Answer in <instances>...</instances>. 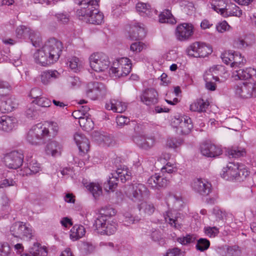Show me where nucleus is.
Here are the masks:
<instances>
[{
    "label": "nucleus",
    "mask_w": 256,
    "mask_h": 256,
    "mask_svg": "<svg viewBox=\"0 0 256 256\" xmlns=\"http://www.w3.org/2000/svg\"><path fill=\"white\" fill-rule=\"evenodd\" d=\"M234 92L236 96L240 98H256V82L238 84L234 88Z\"/></svg>",
    "instance_id": "1a4fd4ad"
},
{
    "label": "nucleus",
    "mask_w": 256,
    "mask_h": 256,
    "mask_svg": "<svg viewBox=\"0 0 256 256\" xmlns=\"http://www.w3.org/2000/svg\"><path fill=\"white\" fill-rule=\"evenodd\" d=\"M62 48L61 42L54 38H50L34 54L36 62L44 66L56 62L60 58Z\"/></svg>",
    "instance_id": "f257e3e1"
},
{
    "label": "nucleus",
    "mask_w": 256,
    "mask_h": 256,
    "mask_svg": "<svg viewBox=\"0 0 256 256\" xmlns=\"http://www.w3.org/2000/svg\"><path fill=\"white\" fill-rule=\"evenodd\" d=\"M227 4L224 0H214L211 3V7L214 10L222 16V12H224Z\"/></svg>",
    "instance_id": "58836bf2"
},
{
    "label": "nucleus",
    "mask_w": 256,
    "mask_h": 256,
    "mask_svg": "<svg viewBox=\"0 0 256 256\" xmlns=\"http://www.w3.org/2000/svg\"><path fill=\"white\" fill-rule=\"evenodd\" d=\"M210 242L206 238H200L198 240L196 248L200 252H204L209 248Z\"/></svg>",
    "instance_id": "864d4df0"
},
{
    "label": "nucleus",
    "mask_w": 256,
    "mask_h": 256,
    "mask_svg": "<svg viewBox=\"0 0 256 256\" xmlns=\"http://www.w3.org/2000/svg\"><path fill=\"white\" fill-rule=\"evenodd\" d=\"M194 34V26L188 23L178 24L175 30V36L179 41L188 40Z\"/></svg>",
    "instance_id": "2eb2a0df"
},
{
    "label": "nucleus",
    "mask_w": 256,
    "mask_h": 256,
    "mask_svg": "<svg viewBox=\"0 0 256 256\" xmlns=\"http://www.w3.org/2000/svg\"><path fill=\"white\" fill-rule=\"evenodd\" d=\"M141 101L147 106L155 104L158 102V94L154 88L144 90L140 96Z\"/></svg>",
    "instance_id": "dca6fc26"
},
{
    "label": "nucleus",
    "mask_w": 256,
    "mask_h": 256,
    "mask_svg": "<svg viewBox=\"0 0 256 256\" xmlns=\"http://www.w3.org/2000/svg\"><path fill=\"white\" fill-rule=\"evenodd\" d=\"M131 68L130 60L127 58H121L114 62L110 74L116 78L126 76L130 72Z\"/></svg>",
    "instance_id": "39448f33"
},
{
    "label": "nucleus",
    "mask_w": 256,
    "mask_h": 256,
    "mask_svg": "<svg viewBox=\"0 0 256 256\" xmlns=\"http://www.w3.org/2000/svg\"><path fill=\"white\" fill-rule=\"evenodd\" d=\"M133 140L140 148L144 150L150 148L154 144L153 138L144 136H136L133 138Z\"/></svg>",
    "instance_id": "6ab92c4d"
},
{
    "label": "nucleus",
    "mask_w": 256,
    "mask_h": 256,
    "mask_svg": "<svg viewBox=\"0 0 256 256\" xmlns=\"http://www.w3.org/2000/svg\"><path fill=\"white\" fill-rule=\"evenodd\" d=\"M32 102L43 108L50 107L51 106V101L48 98L42 96L36 100H34Z\"/></svg>",
    "instance_id": "5fc2aeb1"
},
{
    "label": "nucleus",
    "mask_w": 256,
    "mask_h": 256,
    "mask_svg": "<svg viewBox=\"0 0 256 256\" xmlns=\"http://www.w3.org/2000/svg\"><path fill=\"white\" fill-rule=\"evenodd\" d=\"M28 38L32 45L37 47L40 46L41 42V38L38 32L31 30Z\"/></svg>",
    "instance_id": "8fccbe9b"
},
{
    "label": "nucleus",
    "mask_w": 256,
    "mask_h": 256,
    "mask_svg": "<svg viewBox=\"0 0 256 256\" xmlns=\"http://www.w3.org/2000/svg\"><path fill=\"white\" fill-rule=\"evenodd\" d=\"M28 38L32 45L37 47L40 46L41 42V38L38 32L31 30Z\"/></svg>",
    "instance_id": "09e8293b"
},
{
    "label": "nucleus",
    "mask_w": 256,
    "mask_h": 256,
    "mask_svg": "<svg viewBox=\"0 0 256 256\" xmlns=\"http://www.w3.org/2000/svg\"><path fill=\"white\" fill-rule=\"evenodd\" d=\"M86 233L85 228L82 225L76 224L70 231V238L72 240H76L82 238Z\"/></svg>",
    "instance_id": "2f4dec72"
},
{
    "label": "nucleus",
    "mask_w": 256,
    "mask_h": 256,
    "mask_svg": "<svg viewBox=\"0 0 256 256\" xmlns=\"http://www.w3.org/2000/svg\"><path fill=\"white\" fill-rule=\"evenodd\" d=\"M74 139L80 152H86L88 150L90 142L84 134L76 132L74 134Z\"/></svg>",
    "instance_id": "4be33fe9"
},
{
    "label": "nucleus",
    "mask_w": 256,
    "mask_h": 256,
    "mask_svg": "<svg viewBox=\"0 0 256 256\" xmlns=\"http://www.w3.org/2000/svg\"><path fill=\"white\" fill-rule=\"evenodd\" d=\"M2 100L0 105V110L2 112H8L13 110L16 107V104L12 100V98L10 96L8 93L6 96H4V97H0Z\"/></svg>",
    "instance_id": "bb28decb"
},
{
    "label": "nucleus",
    "mask_w": 256,
    "mask_h": 256,
    "mask_svg": "<svg viewBox=\"0 0 256 256\" xmlns=\"http://www.w3.org/2000/svg\"><path fill=\"white\" fill-rule=\"evenodd\" d=\"M86 94L90 99L96 100L105 98L108 92L104 84L94 82L88 84Z\"/></svg>",
    "instance_id": "6e6552de"
},
{
    "label": "nucleus",
    "mask_w": 256,
    "mask_h": 256,
    "mask_svg": "<svg viewBox=\"0 0 256 256\" xmlns=\"http://www.w3.org/2000/svg\"><path fill=\"white\" fill-rule=\"evenodd\" d=\"M68 86L72 88H78L80 84V82L78 77L70 76L68 79Z\"/></svg>",
    "instance_id": "0e129e2a"
},
{
    "label": "nucleus",
    "mask_w": 256,
    "mask_h": 256,
    "mask_svg": "<svg viewBox=\"0 0 256 256\" xmlns=\"http://www.w3.org/2000/svg\"><path fill=\"white\" fill-rule=\"evenodd\" d=\"M232 58L231 67L234 68V70H236L237 68H240L243 66L246 62V60L242 56L240 53L238 52H232Z\"/></svg>",
    "instance_id": "473e14b6"
},
{
    "label": "nucleus",
    "mask_w": 256,
    "mask_h": 256,
    "mask_svg": "<svg viewBox=\"0 0 256 256\" xmlns=\"http://www.w3.org/2000/svg\"><path fill=\"white\" fill-rule=\"evenodd\" d=\"M200 150L202 154L207 157H215L222 154V150L220 148L209 142L202 144Z\"/></svg>",
    "instance_id": "f3484780"
},
{
    "label": "nucleus",
    "mask_w": 256,
    "mask_h": 256,
    "mask_svg": "<svg viewBox=\"0 0 256 256\" xmlns=\"http://www.w3.org/2000/svg\"><path fill=\"white\" fill-rule=\"evenodd\" d=\"M192 190L202 196H208L212 192V184L207 180L202 178H196L192 184Z\"/></svg>",
    "instance_id": "4468645a"
},
{
    "label": "nucleus",
    "mask_w": 256,
    "mask_h": 256,
    "mask_svg": "<svg viewBox=\"0 0 256 256\" xmlns=\"http://www.w3.org/2000/svg\"><path fill=\"white\" fill-rule=\"evenodd\" d=\"M44 127L46 128L48 131V134H46V138L54 137L56 135L59 130L58 124L54 122H50L47 123Z\"/></svg>",
    "instance_id": "c9c22d12"
},
{
    "label": "nucleus",
    "mask_w": 256,
    "mask_h": 256,
    "mask_svg": "<svg viewBox=\"0 0 256 256\" xmlns=\"http://www.w3.org/2000/svg\"><path fill=\"white\" fill-rule=\"evenodd\" d=\"M30 30L29 28L20 25L16 29V36L18 38L26 39L28 38Z\"/></svg>",
    "instance_id": "79ce46f5"
},
{
    "label": "nucleus",
    "mask_w": 256,
    "mask_h": 256,
    "mask_svg": "<svg viewBox=\"0 0 256 256\" xmlns=\"http://www.w3.org/2000/svg\"><path fill=\"white\" fill-rule=\"evenodd\" d=\"M87 188L96 198L102 194V188L98 184L90 183Z\"/></svg>",
    "instance_id": "49530a36"
},
{
    "label": "nucleus",
    "mask_w": 256,
    "mask_h": 256,
    "mask_svg": "<svg viewBox=\"0 0 256 256\" xmlns=\"http://www.w3.org/2000/svg\"><path fill=\"white\" fill-rule=\"evenodd\" d=\"M126 194L131 200L138 202L147 198L150 195V192L144 184L134 182L128 186Z\"/></svg>",
    "instance_id": "7ed1b4c3"
},
{
    "label": "nucleus",
    "mask_w": 256,
    "mask_h": 256,
    "mask_svg": "<svg viewBox=\"0 0 256 256\" xmlns=\"http://www.w3.org/2000/svg\"><path fill=\"white\" fill-rule=\"evenodd\" d=\"M172 125L177 128V131L183 134H189L193 128L192 121L188 116H175L172 120Z\"/></svg>",
    "instance_id": "f8f14e48"
},
{
    "label": "nucleus",
    "mask_w": 256,
    "mask_h": 256,
    "mask_svg": "<svg viewBox=\"0 0 256 256\" xmlns=\"http://www.w3.org/2000/svg\"><path fill=\"white\" fill-rule=\"evenodd\" d=\"M132 30L134 32V34L130 37L133 39H142L146 36V32L142 24H136L132 27Z\"/></svg>",
    "instance_id": "f704fd0d"
},
{
    "label": "nucleus",
    "mask_w": 256,
    "mask_h": 256,
    "mask_svg": "<svg viewBox=\"0 0 256 256\" xmlns=\"http://www.w3.org/2000/svg\"><path fill=\"white\" fill-rule=\"evenodd\" d=\"M124 220L126 222V224H132L140 221V218L138 216L134 217L128 212H122Z\"/></svg>",
    "instance_id": "603ef678"
},
{
    "label": "nucleus",
    "mask_w": 256,
    "mask_h": 256,
    "mask_svg": "<svg viewBox=\"0 0 256 256\" xmlns=\"http://www.w3.org/2000/svg\"><path fill=\"white\" fill-rule=\"evenodd\" d=\"M182 143L183 140L180 138H171L168 139L166 145L170 148H176L182 145Z\"/></svg>",
    "instance_id": "13d9d810"
},
{
    "label": "nucleus",
    "mask_w": 256,
    "mask_h": 256,
    "mask_svg": "<svg viewBox=\"0 0 256 256\" xmlns=\"http://www.w3.org/2000/svg\"><path fill=\"white\" fill-rule=\"evenodd\" d=\"M26 115L28 118H36L38 116V113L36 110V107L32 104H30L26 111Z\"/></svg>",
    "instance_id": "3c124183"
},
{
    "label": "nucleus",
    "mask_w": 256,
    "mask_h": 256,
    "mask_svg": "<svg viewBox=\"0 0 256 256\" xmlns=\"http://www.w3.org/2000/svg\"><path fill=\"white\" fill-rule=\"evenodd\" d=\"M130 178L131 172L127 168H118L116 170L110 174L107 183L104 184V190L106 191H114L120 180L124 183L130 180Z\"/></svg>",
    "instance_id": "20e7f679"
},
{
    "label": "nucleus",
    "mask_w": 256,
    "mask_h": 256,
    "mask_svg": "<svg viewBox=\"0 0 256 256\" xmlns=\"http://www.w3.org/2000/svg\"><path fill=\"white\" fill-rule=\"evenodd\" d=\"M182 252L177 248L169 249L164 256H181Z\"/></svg>",
    "instance_id": "774afa93"
},
{
    "label": "nucleus",
    "mask_w": 256,
    "mask_h": 256,
    "mask_svg": "<svg viewBox=\"0 0 256 256\" xmlns=\"http://www.w3.org/2000/svg\"><path fill=\"white\" fill-rule=\"evenodd\" d=\"M42 91L40 88H34L31 90L29 96L34 100H36L42 96Z\"/></svg>",
    "instance_id": "338daca9"
},
{
    "label": "nucleus",
    "mask_w": 256,
    "mask_h": 256,
    "mask_svg": "<svg viewBox=\"0 0 256 256\" xmlns=\"http://www.w3.org/2000/svg\"><path fill=\"white\" fill-rule=\"evenodd\" d=\"M116 210L110 206H106L102 208L100 210V216L98 218H102L104 219H110L112 216L116 214Z\"/></svg>",
    "instance_id": "ea45409f"
},
{
    "label": "nucleus",
    "mask_w": 256,
    "mask_h": 256,
    "mask_svg": "<svg viewBox=\"0 0 256 256\" xmlns=\"http://www.w3.org/2000/svg\"><path fill=\"white\" fill-rule=\"evenodd\" d=\"M196 238L192 235L188 234L186 236L178 238V242L183 245L192 242L194 241Z\"/></svg>",
    "instance_id": "69168bd1"
},
{
    "label": "nucleus",
    "mask_w": 256,
    "mask_h": 256,
    "mask_svg": "<svg viewBox=\"0 0 256 256\" xmlns=\"http://www.w3.org/2000/svg\"><path fill=\"white\" fill-rule=\"evenodd\" d=\"M48 131L44 124L39 123L34 126L28 131L26 140L32 145L38 146L42 144L46 138V134Z\"/></svg>",
    "instance_id": "423d86ee"
},
{
    "label": "nucleus",
    "mask_w": 256,
    "mask_h": 256,
    "mask_svg": "<svg viewBox=\"0 0 256 256\" xmlns=\"http://www.w3.org/2000/svg\"><path fill=\"white\" fill-rule=\"evenodd\" d=\"M24 224L22 222H16L12 224L10 228L11 234L16 238H18L22 232L24 230Z\"/></svg>",
    "instance_id": "37998d69"
},
{
    "label": "nucleus",
    "mask_w": 256,
    "mask_h": 256,
    "mask_svg": "<svg viewBox=\"0 0 256 256\" xmlns=\"http://www.w3.org/2000/svg\"><path fill=\"white\" fill-rule=\"evenodd\" d=\"M238 166L234 163H230L226 167L224 168L220 174L222 178L226 180L238 179Z\"/></svg>",
    "instance_id": "a211bd4d"
},
{
    "label": "nucleus",
    "mask_w": 256,
    "mask_h": 256,
    "mask_svg": "<svg viewBox=\"0 0 256 256\" xmlns=\"http://www.w3.org/2000/svg\"><path fill=\"white\" fill-rule=\"evenodd\" d=\"M62 150V144L56 140L48 142L45 148L46 154L54 157L60 156Z\"/></svg>",
    "instance_id": "412c9836"
},
{
    "label": "nucleus",
    "mask_w": 256,
    "mask_h": 256,
    "mask_svg": "<svg viewBox=\"0 0 256 256\" xmlns=\"http://www.w3.org/2000/svg\"><path fill=\"white\" fill-rule=\"evenodd\" d=\"M105 106L108 110H112L114 112L122 113L126 110L127 105L118 100L112 99L110 102L106 104Z\"/></svg>",
    "instance_id": "b1692460"
},
{
    "label": "nucleus",
    "mask_w": 256,
    "mask_h": 256,
    "mask_svg": "<svg viewBox=\"0 0 256 256\" xmlns=\"http://www.w3.org/2000/svg\"><path fill=\"white\" fill-rule=\"evenodd\" d=\"M222 13V16L224 17L232 16L240 17L242 14V11L234 4L230 3L227 4L224 12Z\"/></svg>",
    "instance_id": "c756f323"
},
{
    "label": "nucleus",
    "mask_w": 256,
    "mask_h": 256,
    "mask_svg": "<svg viewBox=\"0 0 256 256\" xmlns=\"http://www.w3.org/2000/svg\"><path fill=\"white\" fill-rule=\"evenodd\" d=\"M99 0H92L88 7L78 10L77 16L79 19L87 23L100 24L104 21V15L98 10Z\"/></svg>",
    "instance_id": "f03ea898"
},
{
    "label": "nucleus",
    "mask_w": 256,
    "mask_h": 256,
    "mask_svg": "<svg viewBox=\"0 0 256 256\" xmlns=\"http://www.w3.org/2000/svg\"><path fill=\"white\" fill-rule=\"evenodd\" d=\"M16 120L7 116H0V130L8 132L14 126Z\"/></svg>",
    "instance_id": "cd10ccee"
},
{
    "label": "nucleus",
    "mask_w": 256,
    "mask_h": 256,
    "mask_svg": "<svg viewBox=\"0 0 256 256\" xmlns=\"http://www.w3.org/2000/svg\"><path fill=\"white\" fill-rule=\"evenodd\" d=\"M10 90V86L8 82L0 80V97L6 96ZM0 100H2V98H0Z\"/></svg>",
    "instance_id": "4d7b16f0"
},
{
    "label": "nucleus",
    "mask_w": 256,
    "mask_h": 256,
    "mask_svg": "<svg viewBox=\"0 0 256 256\" xmlns=\"http://www.w3.org/2000/svg\"><path fill=\"white\" fill-rule=\"evenodd\" d=\"M100 143H103L106 146H110L112 144L114 140L112 138L108 135H100L98 140Z\"/></svg>",
    "instance_id": "e2e57ef3"
},
{
    "label": "nucleus",
    "mask_w": 256,
    "mask_h": 256,
    "mask_svg": "<svg viewBox=\"0 0 256 256\" xmlns=\"http://www.w3.org/2000/svg\"><path fill=\"white\" fill-rule=\"evenodd\" d=\"M220 66H214L210 68L207 70L204 74V80L205 82L218 81L219 78L218 76L219 68Z\"/></svg>",
    "instance_id": "7c9ffc66"
},
{
    "label": "nucleus",
    "mask_w": 256,
    "mask_h": 256,
    "mask_svg": "<svg viewBox=\"0 0 256 256\" xmlns=\"http://www.w3.org/2000/svg\"><path fill=\"white\" fill-rule=\"evenodd\" d=\"M94 226L97 232L101 234L110 236L117 230V224L111 219L97 218L95 220Z\"/></svg>",
    "instance_id": "9d476101"
},
{
    "label": "nucleus",
    "mask_w": 256,
    "mask_h": 256,
    "mask_svg": "<svg viewBox=\"0 0 256 256\" xmlns=\"http://www.w3.org/2000/svg\"><path fill=\"white\" fill-rule=\"evenodd\" d=\"M164 219L166 222H168L176 228L180 229L181 228V224L180 223L178 218L174 219L170 218L168 213L164 216Z\"/></svg>",
    "instance_id": "680f3d73"
},
{
    "label": "nucleus",
    "mask_w": 256,
    "mask_h": 256,
    "mask_svg": "<svg viewBox=\"0 0 256 256\" xmlns=\"http://www.w3.org/2000/svg\"><path fill=\"white\" fill-rule=\"evenodd\" d=\"M41 170L40 164L36 160H32L28 164V166L20 170V174L24 176L34 174L38 173Z\"/></svg>",
    "instance_id": "393cba45"
},
{
    "label": "nucleus",
    "mask_w": 256,
    "mask_h": 256,
    "mask_svg": "<svg viewBox=\"0 0 256 256\" xmlns=\"http://www.w3.org/2000/svg\"><path fill=\"white\" fill-rule=\"evenodd\" d=\"M212 52V47L203 42H195L186 49L188 54L192 57H206Z\"/></svg>",
    "instance_id": "9b49d317"
},
{
    "label": "nucleus",
    "mask_w": 256,
    "mask_h": 256,
    "mask_svg": "<svg viewBox=\"0 0 256 256\" xmlns=\"http://www.w3.org/2000/svg\"><path fill=\"white\" fill-rule=\"evenodd\" d=\"M23 154L18 151H13L7 154L4 158L6 166L9 168L16 169L22 164Z\"/></svg>",
    "instance_id": "ddd939ff"
},
{
    "label": "nucleus",
    "mask_w": 256,
    "mask_h": 256,
    "mask_svg": "<svg viewBox=\"0 0 256 256\" xmlns=\"http://www.w3.org/2000/svg\"><path fill=\"white\" fill-rule=\"evenodd\" d=\"M24 227L25 228L22 230V234H20L18 238H20L22 239L31 238L33 236L31 228L27 226L26 224H24Z\"/></svg>",
    "instance_id": "052dcab7"
},
{
    "label": "nucleus",
    "mask_w": 256,
    "mask_h": 256,
    "mask_svg": "<svg viewBox=\"0 0 256 256\" xmlns=\"http://www.w3.org/2000/svg\"><path fill=\"white\" fill-rule=\"evenodd\" d=\"M238 180H243L246 178L250 172L248 171L247 168L242 165H238Z\"/></svg>",
    "instance_id": "6e6d98bb"
},
{
    "label": "nucleus",
    "mask_w": 256,
    "mask_h": 256,
    "mask_svg": "<svg viewBox=\"0 0 256 256\" xmlns=\"http://www.w3.org/2000/svg\"><path fill=\"white\" fill-rule=\"evenodd\" d=\"M28 38L32 45L37 47L40 46L41 42V38L38 32L31 30Z\"/></svg>",
    "instance_id": "de8ad7c7"
},
{
    "label": "nucleus",
    "mask_w": 256,
    "mask_h": 256,
    "mask_svg": "<svg viewBox=\"0 0 256 256\" xmlns=\"http://www.w3.org/2000/svg\"><path fill=\"white\" fill-rule=\"evenodd\" d=\"M48 252L46 248L40 246L38 242H34L30 246L28 252L20 256H47Z\"/></svg>",
    "instance_id": "a878e982"
},
{
    "label": "nucleus",
    "mask_w": 256,
    "mask_h": 256,
    "mask_svg": "<svg viewBox=\"0 0 256 256\" xmlns=\"http://www.w3.org/2000/svg\"><path fill=\"white\" fill-rule=\"evenodd\" d=\"M89 60L91 68L96 72L105 71L110 64L108 57L103 53H94L90 56Z\"/></svg>",
    "instance_id": "0eeeda50"
},
{
    "label": "nucleus",
    "mask_w": 256,
    "mask_h": 256,
    "mask_svg": "<svg viewBox=\"0 0 256 256\" xmlns=\"http://www.w3.org/2000/svg\"><path fill=\"white\" fill-rule=\"evenodd\" d=\"M216 30L218 32L223 33L231 30V26L226 20H224L216 25Z\"/></svg>",
    "instance_id": "bf43d9fd"
},
{
    "label": "nucleus",
    "mask_w": 256,
    "mask_h": 256,
    "mask_svg": "<svg viewBox=\"0 0 256 256\" xmlns=\"http://www.w3.org/2000/svg\"><path fill=\"white\" fill-rule=\"evenodd\" d=\"M228 156L234 158H238L246 154L244 148L240 147H232L228 150Z\"/></svg>",
    "instance_id": "c03bdc74"
},
{
    "label": "nucleus",
    "mask_w": 256,
    "mask_h": 256,
    "mask_svg": "<svg viewBox=\"0 0 256 256\" xmlns=\"http://www.w3.org/2000/svg\"><path fill=\"white\" fill-rule=\"evenodd\" d=\"M68 66L74 72L79 70L82 65V62L76 56H73L69 59L67 62Z\"/></svg>",
    "instance_id": "a19ab883"
},
{
    "label": "nucleus",
    "mask_w": 256,
    "mask_h": 256,
    "mask_svg": "<svg viewBox=\"0 0 256 256\" xmlns=\"http://www.w3.org/2000/svg\"><path fill=\"white\" fill-rule=\"evenodd\" d=\"M256 74V70L248 68L246 69H239L234 70L232 72V76L236 80H246Z\"/></svg>",
    "instance_id": "aec40b11"
},
{
    "label": "nucleus",
    "mask_w": 256,
    "mask_h": 256,
    "mask_svg": "<svg viewBox=\"0 0 256 256\" xmlns=\"http://www.w3.org/2000/svg\"><path fill=\"white\" fill-rule=\"evenodd\" d=\"M159 22L161 23L174 24L176 22L174 16L169 10H164L159 14Z\"/></svg>",
    "instance_id": "72a5a7b5"
},
{
    "label": "nucleus",
    "mask_w": 256,
    "mask_h": 256,
    "mask_svg": "<svg viewBox=\"0 0 256 256\" xmlns=\"http://www.w3.org/2000/svg\"><path fill=\"white\" fill-rule=\"evenodd\" d=\"M209 104V102L207 100L200 98L198 99L190 105V109L193 112H205Z\"/></svg>",
    "instance_id": "c85d7f7f"
},
{
    "label": "nucleus",
    "mask_w": 256,
    "mask_h": 256,
    "mask_svg": "<svg viewBox=\"0 0 256 256\" xmlns=\"http://www.w3.org/2000/svg\"><path fill=\"white\" fill-rule=\"evenodd\" d=\"M78 122L80 126L85 130L89 131L94 128V124L92 120L87 116L81 118Z\"/></svg>",
    "instance_id": "a18cd8bd"
},
{
    "label": "nucleus",
    "mask_w": 256,
    "mask_h": 256,
    "mask_svg": "<svg viewBox=\"0 0 256 256\" xmlns=\"http://www.w3.org/2000/svg\"><path fill=\"white\" fill-rule=\"evenodd\" d=\"M136 10L142 16H149L152 13L150 6L144 2H138L136 5Z\"/></svg>",
    "instance_id": "4c0bfd02"
},
{
    "label": "nucleus",
    "mask_w": 256,
    "mask_h": 256,
    "mask_svg": "<svg viewBox=\"0 0 256 256\" xmlns=\"http://www.w3.org/2000/svg\"><path fill=\"white\" fill-rule=\"evenodd\" d=\"M60 74L56 70H44L41 72L38 78L42 84L47 86L56 79Z\"/></svg>",
    "instance_id": "5701e85b"
},
{
    "label": "nucleus",
    "mask_w": 256,
    "mask_h": 256,
    "mask_svg": "<svg viewBox=\"0 0 256 256\" xmlns=\"http://www.w3.org/2000/svg\"><path fill=\"white\" fill-rule=\"evenodd\" d=\"M138 208L141 214L151 215L154 211L155 208L153 204L146 202H142L138 206Z\"/></svg>",
    "instance_id": "e433bc0d"
}]
</instances>
